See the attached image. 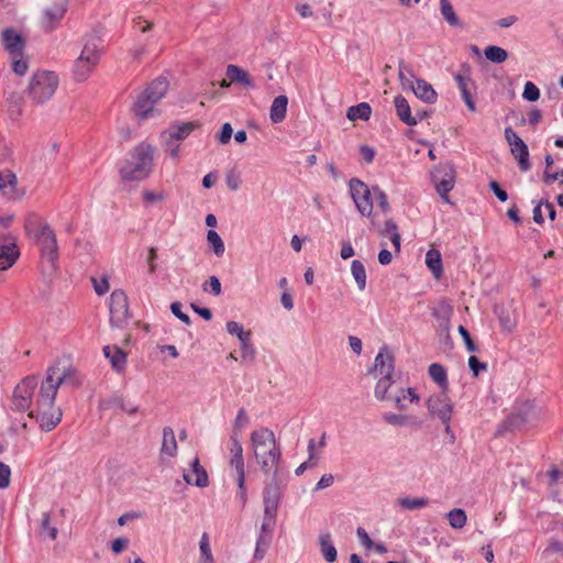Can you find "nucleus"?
Masks as SVG:
<instances>
[{
    "label": "nucleus",
    "mask_w": 563,
    "mask_h": 563,
    "mask_svg": "<svg viewBox=\"0 0 563 563\" xmlns=\"http://www.w3.org/2000/svg\"><path fill=\"white\" fill-rule=\"evenodd\" d=\"M62 420V412L58 410L56 413L43 412L40 418V427L44 431L53 430Z\"/></svg>",
    "instance_id": "obj_41"
},
{
    "label": "nucleus",
    "mask_w": 563,
    "mask_h": 563,
    "mask_svg": "<svg viewBox=\"0 0 563 563\" xmlns=\"http://www.w3.org/2000/svg\"><path fill=\"white\" fill-rule=\"evenodd\" d=\"M393 383V376L379 377L374 390L376 399L389 400L390 395H388V390L391 387Z\"/></svg>",
    "instance_id": "obj_38"
},
{
    "label": "nucleus",
    "mask_w": 563,
    "mask_h": 563,
    "mask_svg": "<svg viewBox=\"0 0 563 563\" xmlns=\"http://www.w3.org/2000/svg\"><path fill=\"white\" fill-rule=\"evenodd\" d=\"M225 329L229 334L236 335L238 339L251 333V331H245L243 325L236 321H228L225 324Z\"/></svg>",
    "instance_id": "obj_58"
},
{
    "label": "nucleus",
    "mask_w": 563,
    "mask_h": 563,
    "mask_svg": "<svg viewBox=\"0 0 563 563\" xmlns=\"http://www.w3.org/2000/svg\"><path fill=\"white\" fill-rule=\"evenodd\" d=\"M19 255L15 243L0 245V271L10 268L16 262Z\"/></svg>",
    "instance_id": "obj_23"
},
{
    "label": "nucleus",
    "mask_w": 563,
    "mask_h": 563,
    "mask_svg": "<svg viewBox=\"0 0 563 563\" xmlns=\"http://www.w3.org/2000/svg\"><path fill=\"white\" fill-rule=\"evenodd\" d=\"M383 420L394 427H405V426H418L419 422L416 417L407 416V415H398L394 412H385L383 415Z\"/></svg>",
    "instance_id": "obj_29"
},
{
    "label": "nucleus",
    "mask_w": 563,
    "mask_h": 563,
    "mask_svg": "<svg viewBox=\"0 0 563 563\" xmlns=\"http://www.w3.org/2000/svg\"><path fill=\"white\" fill-rule=\"evenodd\" d=\"M41 534L47 537L51 540L57 538V528L51 525V516L48 512H44L41 519Z\"/></svg>",
    "instance_id": "obj_46"
},
{
    "label": "nucleus",
    "mask_w": 563,
    "mask_h": 563,
    "mask_svg": "<svg viewBox=\"0 0 563 563\" xmlns=\"http://www.w3.org/2000/svg\"><path fill=\"white\" fill-rule=\"evenodd\" d=\"M37 384L35 376L31 375L24 377L13 390L11 408L16 411H26L30 409Z\"/></svg>",
    "instance_id": "obj_8"
},
{
    "label": "nucleus",
    "mask_w": 563,
    "mask_h": 563,
    "mask_svg": "<svg viewBox=\"0 0 563 563\" xmlns=\"http://www.w3.org/2000/svg\"><path fill=\"white\" fill-rule=\"evenodd\" d=\"M398 68H399L398 77H399L401 87L404 89L410 88V84H415V80L411 79V78H415L412 71L406 67V65L402 60L399 63Z\"/></svg>",
    "instance_id": "obj_48"
},
{
    "label": "nucleus",
    "mask_w": 563,
    "mask_h": 563,
    "mask_svg": "<svg viewBox=\"0 0 563 563\" xmlns=\"http://www.w3.org/2000/svg\"><path fill=\"white\" fill-rule=\"evenodd\" d=\"M410 89L415 93V96L422 100L426 103H435L438 99V93L424 79L415 78V84H410Z\"/></svg>",
    "instance_id": "obj_17"
},
{
    "label": "nucleus",
    "mask_w": 563,
    "mask_h": 563,
    "mask_svg": "<svg viewBox=\"0 0 563 563\" xmlns=\"http://www.w3.org/2000/svg\"><path fill=\"white\" fill-rule=\"evenodd\" d=\"M372 108L367 102H361L356 106H352L347 109L346 117L351 121L364 120L367 121L371 118Z\"/></svg>",
    "instance_id": "obj_32"
},
{
    "label": "nucleus",
    "mask_w": 563,
    "mask_h": 563,
    "mask_svg": "<svg viewBox=\"0 0 563 563\" xmlns=\"http://www.w3.org/2000/svg\"><path fill=\"white\" fill-rule=\"evenodd\" d=\"M103 353L107 358H109L113 369L118 373H123L126 364V355L125 353L117 347V346H104Z\"/></svg>",
    "instance_id": "obj_22"
},
{
    "label": "nucleus",
    "mask_w": 563,
    "mask_h": 563,
    "mask_svg": "<svg viewBox=\"0 0 563 563\" xmlns=\"http://www.w3.org/2000/svg\"><path fill=\"white\" fill-rule=\"evenodd\" d=\"M168 90V81L164 77L153 80L137 97L133 103V113L140 121L153 118L157 110L155 103L161 100Z\"/></svg>",
    "instance_id": "obj_4"
},
{
    "label": "nucleus",
    "mask_w": 563,
    "mask_h": 563,
    "mask_svg": "<svg viewBox=\"0 0 563 563\" xmlns=\"http://www.w3.org/2000/svg\"><path fill=\"white\" fill-rule=\"evenodd\" d=\"M528 420V411H516L505 420V427L515 430L521 427Z\"/></svg>",
    "instance_id": "obj_44"
},
{
    "label": "nucleus",
    "mask_w": 563,
    "mask_h": 563,
    "mask_svg": "<svg viewBox=\"0 0 563 563\" xmlns=\"http://www.w3.org/2000/svg\"><path fill=\"white\" fill-rule=\"evenodd\" d=\"M440 11L443 19L451 25L455 27H464V24L457 18L451 2L449 0H440Z\"/></svg>",
    "instance_id": "obj_34"
},
{
    "label": "nucleus",
    "mask_w": 563,
    "mask_h": 563,
    "mask_svg": "<svg viewBox=\"0 0 563 563\" xmlns=\"http://www.w3.org/2000/svg\"><path fill=\"white\" fill-rule=\"evenodd\" d=\"M426 264L435 278L442 275V258L438 250L431 249L427 252Z\"/></svg>",
    "instance_id": "obj_33"
},
{
    "label": "nucleus",
    "mask_w": 563,
    "mask_h": 563,
    "mask_svg": "<svg viewBox=\"0 0 563 563\" xmlns=\"http://www.w3.org/2000/svg\"><path fill=\"white\" fill-rule=\"evenodd\" d=\"M399 505L405 509H419L428 505V499L422 497H404L398 499Z\"/></svg>",
    "instance_id": "obj_47"
},
{
    "label": "nucleus",
    "mask_w": 563,
    "mask_h": 563,
    "mask_svg": "<svg viewBox=\"0 0 563 563\" xmlns=\"http://www.w3.org/2000/svg\"><path fill=\"white\" fill-rule=\"evenodd\" d=\"M11 478V468L9 465L0 462V488L4 489L9 487Z\"/></svg>",
    "instance_id": "obj_60"
},
{
    "label": "nucleus",
    "mask_w": 563,
    "mask_h": 563,
    "mask_svg": "<svg viewBox=\"0 0 563 563\" xmlns=\"http://www.w3.org/2000/svg\"><path fill=\"white\" fill-rule=\"evenodd\" d=\"M372 190H373V195L375 196V198L377 200V205H378L379 209L384 213H388L390 211V206H389L388 198H387V195L385 194V191L382 190L378 186H373Z\"/></svg>",
    "instance_id": "obj_52"
},
{
    "label": "nucleus",
    "mask_w": 563,
    "mask_h": 563,
    "mask_svg": "<svg viewBox=\"0 0 563 563\" xmlns=\"http://www.w3.org/2000/svg\"><path fill=\"white\" fill-rule=\"evenodd\" d=\"M450 526L453 529H462L466 525V512L461 508H455L446 514Z\"/></svg>",
    "instance_id": "obj_43"
},
{
    "label": "nucleus",
    "mask_w": 563,
    "mask_h": 563,
    "mask_svg": "<svg viewBox=\"0 0 563 563\" xmlns=\"http://www.w3.org/2000/svg\"><path fill=\"white\" fill-rule=\"evenodd\" d=\"M93 284V289L98 296H102L109 290V280L107 277H102L101 279L91 278Z\"/></svg>",
    "instance_id": "obj_64"
},
{
    "label": "nucleus",
    "mask_w": 563,
    "mask_h": 563,
    "mask_svg": "<svg viewBox=\"0 0 563 563\" xmlns=\"http://www.w3.org/2000/svg\"><path fill=\"white\" fill-rule=\"evenodd\" d=\"M199 545L201 554L206 559V563H212L211 548L209 544L208 536L206 533L202 534Z\"/></svg>",
    "instance_id": "obj_62"
},
{
    "label": "nucleus",
    "mask_w": 563,
    "mask_h": 563,
    "mask_svg": "<svg viewBox=\"0 0 563 563\" xmlns=\"http://www.w3.org/2000/svg\"><path fill=\"white\" fill-rule=\"evenodd\" d=\"M100 56L99 40L90 37L86 40L78 57L97 66L100 60Z\"/></svg>",
    "instance_id": "obj_20"
},
{
    "label": "nucleus",
    "mask_w": 563,
    "mask_h": 563,
    "mask_svg": "<svg viewBox=\"0 0 563 563\" xmlns=\"http://www.w3.org/2000/svg\"><path fill=\"white\" fill-rule=\"evenodd\" d=\"M369 374L374 377L393 376L394 374V356L386 347L379 350L375 357L374 367L369 369Z\"/></svg>",
    "instance_id": "obj_15"
},
{
    "label": "nucleus",
    "mask_w": 563,
    "mask_h": 563,
    "mask_svg": "<svg viewBox=\"0 0 563 563\" xmlns=\"http://www.w3.org/2000/svg\"><path fill=\"white\" fill-rule=\"evenodd\" d=\"M228 450L230 452V457L243 456V446L239 440L236 432L231 435Z\"/></svg>",
    "instance_id": "obj_55"
},
{
    "label": "nucleus",
    "mask_w": 563,
    "mask_h": 563,
    "mask_svg": "<svg viewBox=\"0 0 563 563\" xmlns=\"http://www.w3.org/2000/svg\"><path fill=\"white\" fill-rule=\"evenodd\" d=\"M320 551L324 560L329 563H333L338 558V551L331 540L330 533H323L319 537Z\"/></svg>",
    "instance_id": "obj_28"
},
{
    "label": "nucleus",
    "mask_w": 563,
    "mask_h": 563,
    "mask_svg": "<svg viewBox=\"0 0 563 563\" xmlns=\"http://www.w3.org/2000/svg\"><path fill=\"white\" fill-rule=\"evenodd\" d=\"M15 174L8 172L7 174H0V190L8 197H13V192L16 186Z\"/></svg>",
    "instance_id": "obj_39"
},
{
    "label": "nucleus",
    "mask_w": 563,
    "mask_h": 563,
    "mask_svg": "<svg viewBox=\"0 0 563 563\" xmlns=\"http://www.w3.org/2000/svg\"><path fill=\"white\" fill-rule=\"evenodd\" d=\"M459 333L461 334L464 343H465V346L467 349L468 352H476L477 351V346L476 344L474 343V341L472 340L471 338V334L470 332L467 331V329L464 327V325H459Z\"/></svg>",
    "instance_id": "obj_59"
},
{
    "label": "nucleus",
    "mask_w": 563,
    "mask_h": 563,
    "mask_svg": "<svg viewBox=\"0 0 563 563\" xmlns=\"http://www.w3.org/2000/svg\"><path fill=\"white\" fill-rule=\"evenodd\" d=\"M67 0H60L44 9L41 26L45 32H52L57 27L67 12Z\"/></svg>",
    "instance_id": "obj_13"
},
{
    "label": "nucleus",
    "mask_w": 563,
    "mask_h": 563,
    "mask_svg": "<svg viewBox=\"0 0 563 563\" xmlns=\"http://www.w3.org/2000/svg\"><path fill=\"white\" fill-rule=\"evenodd\" d=\"M271 542H272V540L257 537L255 551H254L255 560H262L265 556Z\"/></svg>",
    "instance_id": "obj_57"
},
{
    "label": "nucleus",
    "mask_w": 563,
    "mask_h": 563,
    "mask_svg": "<svg viewBox=\"0 0 563 563\" xmlns=\"http://www.w3.org/2000/svg\"><path fill=\"white\" fill-rule=\"evenodd\" d=\"M280 499V487L278 483V474L273 473L272 479L265 485L263 490L264 511L277 514Z\"/></svg>",
    "instance_id": "obj_14"
},
{
    "label": "nucleus",
    "mask_w": 563,
    "mask_h": 563,
    "mask_svg": "<svg viewBox=\"0 0 563 563\" xmlns=\"http://www.w3.org/2000/svg\"><path fill=\"white\" fill-rule=\"evenodd\" d=\"M58 76L53 71H38L29 84V93L35 103L43 104L49 100L58 87Z\"/></svg>",
    "instance_id": "obj_6"
},
{
    "label": "nucleus",
    "mask_w": 563,
    "mask_h": 563,
    "mask_svg": "<svg viewBox=\"0 0 563 563\" xmlns=\"http://www.w3.org/2000/svg\"><path fill=\"white\" fill-rule=\"evenodd\" d=\"M161 452L168 456H175L177 453V442L174 430L170 427L163 429V441Z\"/></svg>",
    "instance_id": "obj_30"
},
{
    "label": "nucleus",
    "mask_w": 563,
    "mask_h": 563,
    "mask_svg": "<svg viewBox=\"0 0 563 563\" xmlns=\"http://www.w3.org/2000/svg\"><path fill=\"white\" fill-rule=\"evenodd\" d=\"M95 67L96 65L77 57L73 68L74 78L79 82L87 80Z\"/></svg>",
    "instance_id": "obj_31"
},
{
    "label": "nucleus",
    "mask_w": 563,
    "mask_h": 563,
    "mask_svg": "<svg viewBox=\"0 0 563 563\" xmlns=\"http://www.w3.org/2000/svg\"><path fill=\"white\" fill-rule=\"evenodd\" d=\"M229 466L231 470L235 472V478L236 479H245V463L244 457H230L229 459Z\"/></svg>",
    "instance_id": "obj_51"
},
{
    "label": "nucleus",
    "mask_w": 563,
    "mask_h": 563,
    "mask_svg": "<svg viewBox=\"0 0 563 563\" xmlns=\"http://www.w3.org/2000/svg\"><path fill=\"white\" fill-rule=\"evenodd\" d=\"M485 57L496 64H501L508 58V52L496 45H489L484 51Z\"/></svg>",
    "instance_id": "obj_40"
},
{
    "label": "nucleus",
    "mask_w": 563,
    "mask_h": 563,
    "mask_svg": "<svg viewBox=\"0 0 563 563\" xmlns=\"http://www.w3.org/2000/svg\"><path fill=\"white\" fill-rule=\"evenodd\" d=\"M432 180L435 185L437 192L441 196L443 201L450 202L449 192L453 189L455 184V169L452 164L443 165L432 173Z\"/></svg>",
    "instance_id": "obj_12"
},
{
    "label": "nucleus",
    "mask_w": 563,
    "mask_h": 563,
    "mask_svg": "<svg viewBox=\"0 0 563 563\" xmlns=\"http://www.w3.org/2000/svg\"><path fill=\"white\" fill-rule=\"evenodd\" d=\"M208 286L210 288V292L213 294L214 296H218L221 294V283L219 280L218 277L216 276H210L208 282H206L203 285H202V289L205 291L208 290Z\"/></svg>",
    "instance_id": "obj_63"
},
{
    "label": "nucleus",
    "mask_w": 563,
    "mask_h": 563,
    "mask_svg": "<svg viewBox=\"0 0 563 563\" xmlns=\"http://www.w3.org/2000/svg\"><path fill=\"white\" fill-rule=\"evenodd\" d=\"M394 104L396 108V113L398 118L407 125L413 126L417 124V117H413L411 113V108L407 101V99L398 95L394 99Z\"/></svg>",
    "instance_id": "obj_19"
},
{
    "label": "nucleus",
    "mask_w": 563,
    "mask_h": 563,
    "mask_svg": "<svg viewBox=\"0 0 563 563\" xmlns=\"http://www.w3.org/2000/svg\"><path fill=\"white\" fill-rule=\"evenodd\" d=\"M198 124L194 121L184 122L180 124H174L166 130L167 136L175 139L179 143L185 140L196 128Z\"/></svg>",
    "instance_id": "obj_26"
},
{
    "label": "nucleus",
    "mask_w": 563,
    "mask_h": 563,
    "mask_svg": "<svg viewBox=\"0 0 563 563\" xmlns=\"http://www.w3.org/2000/svg\"><path fill=\"white\" fill-rule=\"evenodd\" d=\"M207 241L212 246V250L217 256H222L224 254V243L217 231L209 230L207 232Z\"/></svg>",
    "instance_id": "obj_45"
},
{
    "label": "nucleus",
    "mask_w": 563,
    "mask_h": 563,
    "mask_svg": "<svg viewBox=\"0 0 563 563\" xmlns=\"http://www.w3.org/2000/svg\"><path fill=\"white\" fill-rule=\"evenodd\" d=\"M523 99L528 101H537L540 98L539 88L531 81H527L522 92Z\"/></svg>",
    "instance_id": "obj_56"
},
{
    "label": "nucleus",
    "mask_w": 563,
    "mask_h": 563,
    "mask_svg": "<svg viewBox=\"0 0 563 563\" xmlns=\"http://www.w3.org/2000/svg\"><path fill=\"white\" fill-rule=\"evenodd\" d=\"M129 320L128 297L121 289H115L110 296V322L115 328H124Z\"/></svg>",
    "instance_id": "obj_9"
},
{
    "label": "nucleus",
    "mask_w": 563,
    "mask_h": 563,
    "mask_svg": "<svg viewBox=\"0 0 563 563\" xmlns=\"http://www.w3.org/2000/svg\"><path fill=\"white\" fill-rule=\"evenodd\" d=\"M2 42L11 55H21L24 48L22 36L13 29H5L2 32Z\"/></svg>",
    "instance_id": "obj_18"
},
{
    "label": "nucleus",
    "mask_w": 563,
    "mask_h": 563,
    "mask_svg": "<svg viewBox=\"0 0 563 563\" xmlns=\"http://www.w3.org/2000/svg\"><path fill=\"white\" fill-rule=\"evenodd\" d=\"M249 423H250V418L246 413V410L244 408H241L238 411L236 418L234 419V422H233V433L236 432V434L239 437L240 433L242 432V430L244 428H246V426Z\"/></svg>",
    "instance_id": "obj_50"
},
{
    "label": "nucleus",
    "mask_w": 563,
    "mask_h": 563,
    "mask_svg": "<svg viewBox=\"0 0 563 563\" xmlns=\"http://www.w3.org/2000/svg\"><path fill=\"white\" fill-rule=\"evenodd\" d=\"M253 455L261 466L263 473L271 472L278 474L282 451L277 445L274 432L268 428H261L252 431L250 435Z\"/></svg>",
    "instance_id": "obj_1"
},
{
    "label": "nucleus",
    "mask_w": 563,
    "mask_h": 563,
    "mask_svg": "<svg viewBox=\"0 0 563 563\" xmlns=\"http://www.w3.org/2000/svg\"><path fill=\"white\" fill-rule=\"evenodd\" d=\"M288 98L285 95L276 97L269 109V119L273 123H280L286 118Z\"/></svg>",
    "instance_id": "obj_24"
},
{
    "label": "nucleus",
    "mask_w": 563,
    "mask_h": 563,
    "mask_svg": "<svg viewBox=\"0 0 563 563\" xmlns=\"http://www.w3.org/2000/svg\"><path fill=\"white\" fill-rule=\"evenodd\" d=\"M505 139L508 145L510 146V152L512 156L517 159L519 164V168L522 172L529 170V150L523 140L510 126H507L505 129Z\"/></svg>",
    "instance_id": "obj_11"
},
{
    "label": "nucleus",
    "mask_w": 563,
    "mask_h": 563,
    "mask_svg": "<svg viewBox=\"0 0 563 563\" xmlns=\"http://www.w3.org/2000/svg\"><path fill=\"white\" fill-rule=\"evenodd\" d=\"M349 188L357 211L363 217L371 218L373 214V190L358 178L350 179Z\"/></svg>",
    "instance_id": "obj_7"
},
{
    "label": "nucleus",
    "mask_w": 563,
    "mask_h": 563,
    "mask_svg": "<svg viewBox=\"0 0 563 563\" xmlns=\"http://www.w3.org/2000/svg\"><path fill=\"white\" fill-rule=\"evenodd\" d=\"M431 379L439 385L442 391H448L449 380L446 369L440 363H432L428 368Z\"/></svg>",
    "instance_id": "obj_27"
},
{
    "label": "nucleus",
    "mask_w": 563,
    "mask_h": 563,
    "mask_svg": "<svg viewBox=\"0 0 563 563\" xmlns=\"http://www.w3.org/2000/svg\"><path fill=\"white\" fill-rule=\"evenodd\" d=\"M241 176L235 169H230L225 173V184L230 190L236 191L241 186Z\"/></svg>",
    "instance_id": "obj_54"
},
{
    "label": "nucleus",
    "mask_w": 563,
    "mask_h": 563,
    "mask_svg": "<svg viewBox=\"0 0 563 563\" xmlns=\"http://www.w3.org/2000/svg\"><path fill=\"white\" fill-rule=\"evenodd\" d=\"M152 145L141 143L134 147L124 165L120 168V175L123 180H142L146 178L153 166Z\"/></svg>",
    "instance_id": "obj_3"
},
{
    "label": "nucleus",
    "mask_w": 563,
    "mask_h": 563,
    "mask_svg": "<svg viewBox=\"0 0 563 563\" xmlns=\"http://www.w3.org/2000/svg\"><path fill=\"white\" fill-rule=\"evenodd\" d=\"M24 228L27 235L32 236L38 244L43 258L52 267H55L58 258V245L53 229L46 222H41L35 214H30L26 218Z\"/></svg>",
    "instance_id": "obj_2"
},
{
    "label": "nucleus",
    "mask_w": 563,
    "mask_h": 563,
    "mask_svg": "<svg viewBox=\"0 0 563 563\" xmlns=\"http://www.w3.org/2000/svg\"><path fill=\"white\" fill-rule=\"evenodd\" d=\"M170 311L172 313L178 318L180 321L189 325L191 323L190 317L187 313H184L181 311V303L179 301H174L170 305Z\"/></svg>",
    "instance_id": "obj_61"
},
{
    "label": "nucleus",
    "mask_w": 563,
    "mask_h": 563,
    "mask_svg": "<svg viewBox=\"0 0 563 563\" xmlns=\"http://www.w3.org/2000/svg\"><path fill=\"white\" fill-rule=\"evenodd\" d=\"M8 111L11 117H18L22 113L23 98L18 92H10L7 96Z\"/></svg>",
    "instance_id": "obj_42"
},
{
    "label": "nucleus",
    "mask_w": 563,
    "mask_h": 563,
    "mask_svg": "<svg viewBox=\"0 0 563 563\" xmlns=\"http://www.w3.org/2000/svg\"><path fill=\"white\" fill-rule=\"evenodd\" d=\"M427 409L432 418H438L441 422H446L452 419L454 406L446 391H441L428 398Z\"/></svg>",
    "instance_id": "obj_10"
},
{
    "label": "nucleus",
    "mask_w": 563,
    "mask_h": 563,
    "mask_svg": "<svg viewBox=\"0 0 563 563\" xmlns=\"http://www.w3.org/2000/svg\"><path fill=\"white\" fill-rule=\"evenodd\" d=\"M227 76L230 78L231 81L238 82L246 88H254L255 84L253 78L250 76V74L244 70L243 68L230 64L227 67Z\"/></svg>",
    "instance_id": "obj_21"
},
{
    "label": "nucleus",
    "mask_w": 563,
    "mask_h": 563,
    "mask_svg": "<svg viewBox=\"0 0 563 563\" xmlns=\"http://www.w3.org/2000/svg\"><path fill=\"white\" fill-rule=\"evenodd\" d=\"M351 273L360 290H364L366 287V271L363 263L358 260H354L351 263Z\"/></svg>",
    "instance_id": "obj_37"
},
{
    "label": "nucleus",
    "mask_w": 563,
    "mask_h": 563,
    "mask_svg": "<svg viewBox=\"0 0 563 563\" xmlns=\"http://www.w3.org/2000/svg\"><path fill=\"white\" fill-rule=\"evenodd\" d=\"M162 142L165 144L166 151L173 158H177L179 155V142L175 139L168 137L167 132L164 131L161 135Z\"/></svg>",
    "instance_id": "obj_53"
},
{
    "label": "nucleus",
    "mask_w": 563,
    "mask_h": 563,
    "mask_svg": "<svg viewBox=\"0 0 563 563\" xmlns=\"http://www.w3.org/2000/svg\"><path fill=\"white\" fill-rule=\"evenodd\" d=\"M70 373L71 369H63L60 373L59 363L47 368L37 398V404L41 408H51L54 405L59 386L67 379Z\"/></svg>",
    "instance_id": "obj_5"
},
{
    "label": "nucleus",
    "mask_w": 563,
    "mask_h": 563,
    "mask_svg": "<svg viewBox=\"0 0 563 563\" xmlns=\"http://www.w3.org/2000/svg\"><path fill=\"white\" fill-rule=\"evenodd\" d=\"M190 465V471L184 472V481L187 484L195 485L197 487L208 486V474L206 470L200 465L199 459L195 457Z\"/></svg>",
    "instance_id": "obj_16"
},
{
    "label": "nucleus",
    "mask_w": 563,
    "mask_h": 563,
    "mask_svg": "<svg viewBox=\"0 0 563 563\" xmlns=\"http://www.w3.org/2000/svg\"><path fill=\"white\" fill-rule=\"evenodd\" d=\"M454 79L459 86L462 98H463L467 109L471 112H476V104H475V101L472 97V93H471V90L468 87L471 79L468 77L463 76L462 74H456L454 76Z\"/></svg>",
    "instance_id": "obj_25"
},
{
    "label": "nucleus",
    "mask_w": 563,
    "mask_h": 563,
    "mask_svg": "<svg viewBox=\"0 0 563 563\" xmlns=\"http://www.w3.org/2000/svg\"><path fill=\"white\" fill-rule=\"evenodd\" d=\"M276 516L275 512L264 511L263 521L261 525V531L258 537L272 540L273 532L276 526Z\"/></svg>",
    "instance_id": "obj_35"
},
{
    "label": "nucleus",
    "mask_w": 563,
    "mask_h": 563,
    "mask_svg": "<svg viewBox=\"0 0 563 563\" xmlns=\"http://www.w3.org/2000/svg\"><path fill=\"white\" fill-rule=\"evenodd\" d=\"M106 406L120 408L121 410L128 412L129 415H133L139 411V406L126 405L121 397H113L107 400Z\"/></svg>",
    "instance_id": "obj_49"
},
{
    "label": "nucleus",
    "mask_w": 563,
    "mask_h": 563,
    "mask_svg": "<svg viewBox=\"0 0 563 563\" xmlns=\"http://www.w3.org/2000/svg\"><path fill=\"white\" fill-rule=\"evenodd\" d=\"M241 344V358L245 363H251L255 360L256 350L252 344V333L246 334L239 339Z\"/></svg>",
    "instance_id": "obj_36"
}]
</instances>
